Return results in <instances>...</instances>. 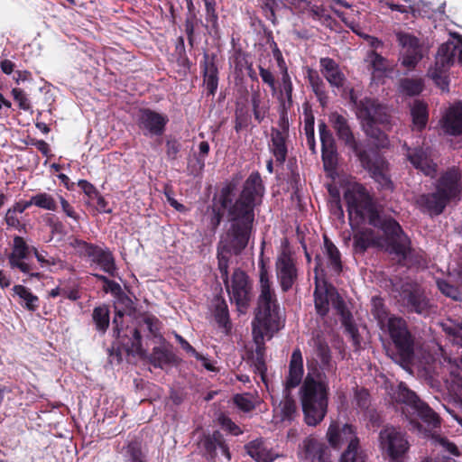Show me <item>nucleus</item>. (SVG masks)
Returning <instances> with one entry per match:
<instances>
[{"label":"nucleus","instance_id":"nucleus-25","mask_svg":"<svg viewBox=\"0 0 462 462\" xmlns=\"http://www.w3.org/2000/svg\"><path fill=\"white\" fill-rule=\"evenodd\" d=\"M442 128L449 135L462 134V102L455 103L448 108L442 119Z\"/></svg>","mask_w":462,"mask_h":462},{"label":"nucleus","instance_id":"nucleus-7","mask_svg":"<svg viewBox=\"0 0 462 462\" xmlns=\"http://www.w3.org/2000/svg\"><path fill=\"white\" fill-rule=\"evenodd\" d=\"M350 101L356 107V116L366 135L382 143L386 141V134L379 126L388 128L391 125L388 107L371 97L358 100L355 88H350Z\"/></svg>","mask_w":462,"mask_h":462},{"label":"nucleus","instance_id":"nucleus-11","mask_svg":"<svg viewBox=\"0 0 462 462\" xmlns=\"http://www.w3.org/2000/svg\"><path fill=\"white\" fill-rule=\"evenodd\" d=\"M378 442L382 454L391 461L401 460L410 449L407 433L392 425H386L380 430Z\"/></svg>","mask_w":462,"mask_h":462},{"label":"nucleus","instance_id":"nucleus-6","mask_svg":"<svg viewBox=\"0 0 462 462\" xmlns=\"http://www.w3.org/2000/svg\"><path fill=\"white\" fill-rule=\"evenodd\" d=\"M254 231V226L229 222L217 245V269L225 285L229 280L230 255H239L247 247Z\"/></svg>","mask_w":462,"mask_h":462},{"label":"nucleus","instance_id":"nucleus-56","mask_svg":"<svg viewBox=\"0 0 462 462\" xmlns=\"http://www.w3.org/2000/svg\"><path fill=\"white\" fill-rule=\"evenodd\" d=\"M443 331L452 337L453 342L462 347V324L455 323L451 325L443 324Z\"/></svg>","mask_w":462,"mask_h":462},{"label":"nucleus","instance_id":"nucleus-64","mask_svg":"<svg viewBox=\"0 0 462 462\" xmlns=\"http://www.w3.org/2000/svg\"><path fill=\"white\" fill-rule=\"evenodd\" d=\"M166 155L170 161H175L178 158V154L180 152L181 144L176 139L167 140L166 144Z\"/></svg>","mask_w":462,"mask_h":462},{"label":"nucleus","instance_id":"nucleus-63","mask_svg":"<svg viewBox=\"0 0 462 462\" xmlns=\"http://www.w3.org/2000/svg\"><path fill=\"white\" fill-rule=\"evenodd\" d=\"M13 96L20 109L27 111L31 108V103L23 88H12Z\"/></svg>","mask_w":462,"mask_h":462},{"label":"nucleus","instance_id":"nucleus-12","mask_svg":"<svg viewBox=\"0 0 462 462\" xmlns=\"http://www.w3.org/2000/svg\"><path fill=\"white\" fill-rule=\"evenodd\" d=\"M231 301H234L237 308L246 310L253 300V282L247 273L236 268L234 270L231 280L225 285Z\"/></svg>","mask_w":462,"mask_h":462},{"label":"nucleus","instance_id":"nucleus-62","mask_svg":"<svg viewBox=\"0 0 462 462\" xmlns=\"http://www.w3.org/2000/svg\"><path fill=\"white\" fill-rule=\"evenodd\" d=\"M18 214L19 213H16V211L11 208L7 210L5 220L8 226L13 227L18 231H22L25 228V224L21 223L17 216Z\"/></svg>","mask_w":462,"mask_h":462},{"label":"nucleus","instance_id":"nucleus-61","mask_svg":"<svg viewBox=\"0 0 462 462\" xmlns=\"http://www.w3.org/2000/svg\"><path fill=\"white\" fill-rule=\"evenodd\" d=\"M262 9L265 18L273 23H276V14L275 10L278 7L277 0H262Z\"/></svg>","mask_w":462,"mask_h":462},{"label":"nucleus","instance_id":"nucleus-40","mask_svg":"<svg viewBox=\"0 0 462 462\" xmlns=\"http://www.w3.org/2000/svg\"><path fill=\"white\" fill-rule=\"evenodd\" d=\"M13 291L15 295H17L23 302L22 306L29 311H35L40 307V300L39 297L34 295L29 288L23 285H14L13 287Z\"/></svg>","mask_w":462,"mask_h":462},{"label":"nucleus","instance_id":"nucleus-36","mask_svg":"<svg viewBox=\"0 0 462 462\" xmlns=\"http://www.w3.org/2000/svg\"><path fill=\"white\" fill-rule=\"evenodd\" d=\"M91 318L96 331L99 335L104 336L110 325L109 307L106 304L95 307L92 310Z\"/></svg>","mask_w":462,"mask_h":462},{"label":"nucleus","instance_id":"nucleus-20","mask_svg":"<svg viewBox=\"0 0 462 462\" xmlns=\"http://www.w3.org/2000/svg\"><path fill=\"white\" fill-rule=\"evenodd\" d=\"M353 234V251L356 254H363L371 247L381 246L380 235L371 227H361V226L351 228Z\"/></svg>","mask_w":462,"mask_h":462},{"label":"nucleus","instance_id":"nucleus-49","mask_svg":"<svg viewBox=\"0 0 462 462\" xmlns=\"http://www.w3.org/2000/svg\"><path fill=\"white\" fill-rule=\"evenodd\" d=\"M251 123V115L245 106L237 105L235 111V130L236 133L246 129Z\"/></svg>","mask_w":462,"mask_h":462},{"label":"nucleus","instance_id":"nucleus-15","mask_svg":"<svg viewBox=\"0 0 462 462\" xmlns=\"http://www.w3.org/2000/svg\"><path fill=\"white\" fill-rule=\"evenodd\" d=\"M399 45L402 46V65L407 69H413L421 60L422 47L420 40L408 32H399L396 33Z\"/></svg>","mask_w":462,"mask_h":462},{"label":"nucleus","instance_id":"nucleus-50","mask_svg":"<svg viewBox=\"0 0 462 462\" xmlns=\"http://www.w3.org/2000/svg\"><path fill=\"white\" fill-rule=\"evenodd\" d=\"M273 57L276 60L277 62V68L279 69L277 73V77L279 78L281 76L282 82L283 84V87H291V78L288 74V69L286 66V62L282 57V54L281 51L278 49L277 45L275 44V49L273 50Z\"/></svg>","mask_w":462,"mask_h":462},{"label":"nucleus","instance_id":"nucleus-17","mask_svg":"<svg viewBox=\"0 0 462 462\" xmlns=\"http://www.w3.org/2000/svg\"><path fill=\"white\" fill-rule=\"evenodd\" d=\"M169 119L167 116L150 108H140L136 116V124L144 134L160 136L164 131Z\"/></svg>","mask_w":462,"mask_h":462},{"label":"nucleus","instance_id":"nucleus-45","mask_svg":"<svg viewBox=\"0 0 462 462\" xmlns=\"http://www.w3.org/2000/svg\"><path fill=\"white\" fill-rule=\"evenodd\" d=\"M15 64L10 60L5 59L0 60V69L6 75L13 74V79L16 84L30 81L32 73L28 70H14Z\"/></svg>","mask_w":462,"mask_h":462},{"label":"nucleus","instance_id":"nucleus-3","mask_svg":"<svg viewBox=\"0 0 462 462\" xmlns=\"http://www.w3.org/2000/svg\"><path fill=\"white\" fill-rule=\"evenodd\" d=\"M329 122L338 140L352 150L362 167L369 172L370 176L382 189L393 190V183L389 174V162L381 152L374 148L361 149L346 116L337 112H332L329 115Z\"/></svg>","mask_w":462,"mask_h":462},{"label":"nucleus","instance_id":"nucleus-14","mask_svg":"<svg viewBox=\"0 0 462 462\" xmlns=\"http://www.w3.org/2000/svg\"><path fill=\"white\" fill-rule=\"evenodd\" d=\"M253 327V338L255 344V349L253 354V365L254 367V372L258 374L261 379L265 383L267 365L265 363V343L264 338L267 337L271 339L274 333L279 330V328H267L264 329L263 327L254 326Z\"/></svg>","mask_w":462,"mask_h":462},{"label":"nucleus","instance_id":"nucleus-52","mask_svg":"<svg viewBox=\"0 0 462 462\" xmlns=\"http://www.w3.org/2000/svg\"><path fill=\"white\" fill-rule=\"evenodd\" d=\"M321 158L326 171L334 170L337 164L336 146L321 148Z\"/></svg>","mask_w":462,"mask_h":462},{"label":"nucleus","instance_id":"nucleus-39","mask_svg":"<svg viewBox=\"0 0 462 462\" xmlns=\"http://www.w3.org/2000/svg\"><path fill=\"white\" fill-rule=\"evenodd\" d=\"M411 116L412 118V124L417 130L421 131L424 129L429 120L427 103L421 100H415L411 108Z\"/></svg>","mask_w":462,"mask_h":462},{"label":"nucleus","instance_id":"nucleus-22","mask_svg":"<svg viewBox=\"0 0 462 462\" xmlns=\"http://www.w3.org/2000/svg\"><path fill=\"white\" fill-rule=\"evenodd\" d=\"M30 247L23 237L15 236L11 254L8 255V263L12 269H18L22 273H29L32 268V264L23 260L28 257Z\"/></svg>","mask_w":462,"mask_h":462},{"label":"nucleus","instance_id":"nucleus-24","mask_svg":"<svg viewBox=\"0 0 462 462\" xmlns=\"http://www.w3.org/2000/svg\"><path fill=\"white\" fill-rule=\"evenodd\" d=\"M219 63L220 60L216 53L204 52L200 69L206 87H217Z\"/></svg>","mask_w":462,"mask_h":462},{"label":"nucleus","instance_id":"nucleus-13","mask_svg":"<svg viewBox=\"0 0 462 462\" xmlns=\"http://www.w3.org/2000/svg\"><path fill=\"white\" fill-rule=\"evenodd\" d=\"M401 300L408 312L420 315H428L430 312V300L420 286L414 282H405L401 286Z\"/></svg>","mask_w":462,"mask_h":462},{"label":"nucleus","instance_id":"nucleus-29","mask_svg":"<svg viewBox=\"0 0 462 462\" xmlns=\"http://www.w3.org/2000/svg\"><path fill=\"white\" fill-rule=\"evenodd\" d=\"M213 317L218 328L225 335H229L232 331V322L229 316L228 306L225 299L217 297L214 300Z\"/></svg>","mask_w":462,"mask_h":462},{"label":"nucleus","instance_id":"nucleus-5","mask_svg":"<svg viewBox=\"0 0 462 462\" xmlns=\"http://www.w3.org/2000/svg\"><path fill=\"white\" fill-rule=\"evenodd\" d=\"M460 173L452 168L444 172L435 183V191L424 193L416 199V205L424 214L439 216L461 193Z\"/></svg>","mask_w":462,"mask_h":462},{"label":"nucleus","instance_id":"nucleus-55","mask_svg":"<svg viewBox=\"0 0 462 462\" xmlns=\"http://www.w3.org/2000/svg\"><path fill=\"white\" fill-rule=\"evenodd\" d=\"M280 88V96H279V113L288 114L289 110L292 106V89L293 88Z\"/></svg>","mask_w":462,"mask_h":462},{"label":"nucleus","instance_id":"nucleus-53","mask_svg":"<svg viewBox=\"0 0 462 462\" xmlns=\"http://www.w3.org/2000/svg\"><path fill=\"white\" fill-rule=\"evenodd\" d=\"M304 131L306 135V143L312 153H316V142L314 131V116H310L305 118Z\"/></svg>","mask_w":462,"mask_h":462},{"label":"nucleus","instance_id":"nucleus-9","mask_svg":"<svg viewBox=\"0 0 462 462\" xmlns=\"http://www.w3.org/2000/svg\"><path fill=\"white\" fill-rule=\"evenodd\" d=\"M386 326L395 349L392 355L393 360L402 367L409 366L414 357L415 337L409 329L407 321L393 315Z\"/></svg>","mask_w":462,"mask_h":462},{"label":"nucleus","instance_id":"nucleus-57","mask_svg":"<svg viewBox=\"0 0 462 462\" xmlns=\"http://www.w3.org/2000/svg\"><path fill=\"white\" fill-rule=\"evenodd\" d=\"M319 138L321 143V148L336 146L335 139L331 131L328 128L325 122L319 124Z\"/></svg>","mask_w":462,"mask_h":462},{"label":"nucleus","instance_id":"nucleus-38","mask_svg":"<svg viewBox=\"0 0 462 462\" xmlns=\"http://www.w3.org/2000/svg\"><path fill=\"white\" fill-rule=\"evenodd\" d=\"M428 427L436 429L440 426V417L426 402L420 401L411 411Z\"/></svg>","mask_w":462,"mask_h":462},{"label":"nucleus","instance_id":"nucleus-44","mask_svg":"<svg viewBox=\"0 0 462 462\" xmlns=\"http://www.w3.org/2000/svg\"><path fill=\"white\" fill-rule=\"evenodd\" d=\"M176 356L168 347L155 346L150 356L151 364L155 367L162 368L163 365L175 363Z\"/></svg>","mask_w":462,"mask_h":462},{"label":"nucleus","instance_id":"nucleus-1","mask_svg":"<svg viewBox=\"0 0 462 462\" xmlns=\"http://www.w3.org/2000/svg\"><path fill=\"white\" fill-rule=\"evenodd\" d=\"M243 176L240 172L223 183L214 194L212 203L207 208L208 226L216 231L223 221L225 212L228 222L254 226L255 209L262 204L265 186L258 171H252L237 194V186Z\"/></svg>","mask_w":462,"mask_h":462},{"label":"nucleus","instance_id":"nucleus-54","mask_svg":"<svg viewBox=\"0 0 462 462\" xmlns=\"http://www.w3.org/2000/svg\"><path fill=\"white\" fill-rule=\"evenodd\" d=\"M143 322L152 337H161L162 322L158 318L152 314H145L143 317Z\"/></svg>","mask_w":462,"mask_h":462},{"label":"nucleus","instance_id":"nucleus-4","mask_svg":"<svg viewBox=\"0 0 462 462\" xmlns=\"http://www.w3.org/2000/svg\"><path fill=\"white\" fill-rule=\"evenodd\" d=\"M304 377L299 395L304 422L308 426L319 425L326 417L328 408L329 385L327 375L318 368L310 370Z\"/></svg>","mask_w":462,"mask_h":462},{"label":"nucleus","instance_id":"nucleus-2","mask_svg":"<svg viewBox=\"0 0 462 462\" xmlns=\"http://www.w3.org/2000/svg\"><path fill=\"white\" fill-rule=\"evenodd\" d=\"M348 223L351 228L365 222L382 232L381 246L406 260L411 251V241L399 222L391 216L382 215L372 196L362 184H356L344 192Z\"/></svg>","mask_w":462,"mask_h":462},{"label":"nucleus","instance_id":"nucleus-59","mask_svg":"<svg viewBox=\"0 0 462 462\" xmlns=\"http://www.w3.org/2000/svg\"><path fill=\"white\" fill-rule=\"evenodd\" d=\"M93 276L104 283L103 291L105 292L110 291L116 295L122 292V288L118 282L110 280L103 274L94 273Z\"/></svg>","mask_w":462,"mask_h":462},{"label":"nucleus","instance_id":"nucleus-23","mask_svg":"<svg viewBox=\"0 0 462 462\" xmlns=\"http://www.w3.org/2000/svg\"><path fill=\"white\" fill-rule=\"evenodd\" d=\"M304 366L302 353L296 347L291 356L289 362V373L285 378L284 390L291 391L303 383Z\"/></svg>","mask_w":462,"mask_h":462},{"label":"nucleus","instance_id":"nucleus-27","mask_svg":"<svg viewBox=\"0 0 462 462\" xmlns=\"http://www.w3.org/2000/svg\"><path fill=\"white\" fill-rule=\"evenodd\" d=\"M320 71L331 87H343L346 77L339 65L331 58L319 60Z\"/></svg>","mask_w":462,"mask_h":462},{"label":"nucleus","instance_id":"nucleus-60","mask_svg":"<svg viewBox=\"0 0 462 462\" xmlns=\"http://www.w3.org/2000/svg\"><path fill=\"white\" fill-rule=\"evenodd\" d=\"M437 285L439 290L446 296L457 300L459 298L460 292L457 287L450 284L446 280H439L437 281Z\"/></svg>","mask_w":462,"mask_h":462},{"label":"nucleus","instance_id":"nucleus-30","mask_svg":"<svg viewBox=\"0 0 462 462\" xmlns=\"http://www.w3.org/2000/svg\"><path fill=\"white\" fill-rule=\"evenodd\" d=\"M305 458L310 462H330L328 447L316 439L304 440Z\"/></svg>","mask_w":462,"mask_h":462},{"label":"nucleus","instance_id":"nucleus-10","mask_svg":"<svg viewBox=\"0 0 462 462\" xmlns=\"http://www.w3.org/2000/svg\"><path fill=\"white\" fill-rule=\"evenodd\" d=\"M123 318L124 313L118 310L112 322L115 342L110 350V356H113L114 352H116L118 362L122 360V351H125L127 355L143 356L145 353L142 346L140 330L137 328L130 327H126L125 329H124L121 325Z\"/></svg>","mask_w":462,"mask_h":462},{"label":"nucleus","instance_id":"nucleus-47","mask_svg":"<svg viewBox=\"0 0 462 462\" xmlns=\"http://www.w3.org/2000/svg\"><path fill=\"white\" fill-rule=\"evenodd\" d=\"M313 296L316 311L320 317L324 318L329 311V300L328 291H320L318 287H316Z\"/></svg>","mask_w":462,"mask_h":462},{"label":"nucleus","instance_id":"nucleus-34","mask_svg":"<svg viewBox=\"0 0 462 462\" xmlns=\"http://www.w3.org/2000/svg\"><path fill=\"white\" fill-rule=\"evenodd\" d=\"M368 58L372 66V83L375 85H385L387 77L386 59L374 51H371Z\"/></svg>","mask_w":462,"mask_h":462},{"label":"nucleus","instance_id":"nucleus-35","mask_svg":"<svg viewBox=\"0 0 462 462\" xmlns=\"http://www.w3.org/2000/svg\"><path fill=\"white\" fill-rule=\"evenodd\" d=\"M394 399L397 402L405 405L402 408V412L406 417H408L406 412H411V411L421 401L413 391L407 387L404 383H401L398 385L397 391L394 393Z\"/></svg>","mask_w":462,"mask_h":462},{"label":"nucleus","instance_id":"nucleus-48","mask_svg":"<svg viewBox=\"0 0 462 462\" xmlns=\"http://www.w3.org/2000/svg\"><path fill=\"white\" fill-rule=\"evenodd\" d=\"M206 22H207V29L210 34H217L219 30L218 26V16L215 8V2L206 1Z\"/></svg>","mask_w":462,"mask_h":462},{"label":"nucleus","instance_id":"nucleus-58","mask_svg":"<svg viewBox=\"0 0 462 462\" xmlns=\"http://www.w3.org/2000/svg\"><path fill=\"white\" fill-rule=\"evenodd\" d=\"M70 245L77 250L79 256L88 258L90 257V254H92L95 244L88 243L79 238H74Z\"/></svg>","mask_w":462,"mask_h":462},{"label":"nucleus","instance_id":"nucleus-42","mask_svg":"<svg viewBox=\"0 0 462 462\" xmlns=\"http://www.w3.org/2000/svg\"><path fill=\"white\" fill-rule=\"evenodd\" d=\"M124 450L125 462H147L141 440L135 439L128 441Z\"/></svg>","mask_w":462,"mask_h":462},{"label":"nucleus","instance_id":"nucleus-43","mask_svg":"<svg viewBox=\"0 0 462 462\" xmlns=\"http://www.w3.org/2000/svg\"><path fill=\"white\" fill-rule=\"evenodd\" d=\"M366 454L360 445V439L349 443L340 455L338 462H365Z\"/></svg>","mask_w":462,"mask_h":462},{"label":"nucleus","instance_id":"nucleus-16","mask_svg":"<svg viewBox=\"0 0 462 462\" xmlns=\"http://www.w3.org/2000/svg\"><path fill=\"white\" fill-rule=\"evenodd\" d=\"M276 275L283 292L289 291L298 279L295 260L289 250H282L275 262Z\"/></svg>","mask_w":462,"mask_h":462},{"label":"nucleus","instance_id":"nucleus-41","mask_svg":"<svg viewBox=\"0 0 462 462\" xmlns=\"http://www.w3.org/2000/svg\"><path fill=\"white\" fill-rule=\"evenodd\" d=\"M291 391L283 390V400L279 403L280 416L282 421H292L297 415V405L291 396Z\"/></svg>","mask_w":462,"mask_h":462},{"label":"nucleus","instance_id":"nucleus-37","mask_svg":"<svg viewBox=\"0 0 462 462\" xmlns=\"http://www.w3.org/2000/svg\"><path fill=\"white\" fill-rule=\"evenodd\" d=\"M324 254L328 258V266L337 274L343 270L341 254L335 244L326 236H323Z\"/></svg>","mask_w":462,"mask_h":462},{"label":"nucleus","instance_id":"nucleus-8","mask_svg":"<svg viewBox=\"0 0 462 462\" xmlns=\"http://www.w3.org/2000/svg\"><path fill=\"white\" fill-rule=\"evenodd\" d=\"M260 294L257 299L255 317L252 325L280 329V306L275 291L272 288L268 269L263 261L260 262Z\"/></svg>","mask_w":462,"mask_h":462},{"label":"nucleus","instance_id":"nucleus-18","mask_svg":"<svg viewBox=\"0 0 462 462\" xmlns=\"http://www.w3.org/2000/svg\"><path fill=\"white\" fill-rule=\"evenodd\" d=\"M330 447L334 449H340L345 445L358 440L356 428L351 424H339L337 421H332L328 426L326 434Z\"/></svg>","mask_w":462,"mask_h":462},{"label":"nucleus","instance_id":"nucleus-31","mask_svg":"<svg viewBox=\"0 0 462 462\" xmlns=\"http://www.w3.org/2000/svg\"><path fill=\"white\" fill-rule=\"evenodd\" d=\"M251 106L254 120L261 124L268 116L270 111V100L265 91L257 88L251 96Z\"/></svg>","mask_w":462,"mask_h":462},{"label":"nucleus","instance_id":"nucleus-32","mask_svg":"<svg viewBox=\"0 0 462 462\" xmlns=\"http://www.w3.org/2000/svg\"><path fill=\"white\" fill-rule=\"evenodd\" d=\"M247 454L257 462H273L276 455L263 439H254L245 446Z\"/></svg>","mask_w":462,"mask_h":462},{"label":"nucleus","instance_id":"nucleus-26","mask_svg":"<svg viewBox=\"0 0 462 462\" xmlns=\"http://www.w3.org/2000/svg\"><path fill=\"white\" fill-rule=\"evenodd\" d=\"M89 258L93 263L98 264L108 275L112 277L116 276L117 268L115 257L107 247L102 248L95 245Z\"/></svg>","mask_w":462,"mask_h":462},{"label":"nucleus","instance_id":"nucleus-19","mask_svg":"<svg viewBox=\"0 0 462 462\" xmlns=\"http://www.w3.org/2000/svg\"><path fill=\"white\" fill-rule=\"evenodd\" d=\"M402 149L406 159L418 171L425 176L433 178L437 173V164L427 154V152L421 146L411 147L406 143H403Z\"/></svg>","mask_w":462,"mask_h":462},{"label":"nucleus","instance_id":"nucleus-28","mask_svg":"<svg viewBox=\"0 0 462 462\" xmlns=\"http://www.w3.org/2000/svg\"><path fill=\"white\" fill-rule=\"evenodd\" d=\"M288 138L289 134L280 133L277 128L272 127L270 150L279 165H282L286 161L288 154Z\"/></svg>","mask_w":462,"mask_h":462},{"label":"nucleus","instance_id":"nucleus-33","mask_svg":"<svg viewBox=\"0 0 462 462\" xmlns=\"http://www.w3.org/2000/svg\"><path fill=\"white\" fill-rule=\"evenodd\" d=\"M457 370L447 380V389L454 402L462 406V356L457 359Z\"/></svg>","mask_w":462,"mask_h":462},{"label":"nucleus","instance_id":"nucleus-51","mask_svg":"<svg viewBox=\"0 0 462 462\" xmlns=\"http://www.w3.org/2000/svg\"><path fill=\"white\" fill-rule=\"evenodd\" d=\"M33 206L40 208L55 211L57 210V202L52 195L46 192H40L32 196Z\"/></svg>","mask_w":462,"mask_h":462},{"label":"nucleus","instance_id":"nucleus-46","mask_svg":"<svg viewBox=\"0 0 462 462\" xmlns=\"http://www.w3.org/2000/svg\"><path fill=\"white\" fill-rule=\"evenodd\" d=\"M371 313L381 328L387 324L388 319L391 317L389 316V310L385 306L383 300L379 296L372 297Z\"/></svg>","mask_w":462,"mask_h":462},{"label":"nucleus","instance_id":"nucleus-21","mask_svg":"<svg viewBox=\"0 0 462 462\" xmlns=\"http://www.w3.org/2000/svg\"><path fill=\"white\" fill-rule=\"evenodd\" d=\"M201 444L205 451L204 456L208 461H215L217 456V448H220L222 454L228 461L231 460L229 447L226 444L223 434L219 430H214L212 434L204 435Z\"/></svg>","mask_w":462,"mask_h":462}]
</instances>
